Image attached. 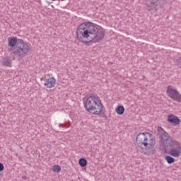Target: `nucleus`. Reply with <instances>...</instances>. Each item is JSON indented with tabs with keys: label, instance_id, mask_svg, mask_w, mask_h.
Instances as JSON below:
<instances>
[{
	"label": "nucleus",
	"instance_id": "obj_1",
	"mask_svg": "<svg viewBox=\"0 0 181 181\" xmlns=\"http://www.w3.org/2000/svg\"><path fill=\"white\" fill-rule=\"evenodd\" d=\"M104 36H105V31L102 28H98L90 21L82 23L76 29L77 40L85 45H88L90 42L99 43L104 39Z\"/></svg>",
	"mask_w": 181,
	"mask_h": 181
},
{
	"label": "nucleus",
	"instance_id": "obj_2",
	"mask_svg": "<svg viewBox=\"0 0 181 181\" xmlns=\"http://www.w3.org/2000/svg\"><path fill=\"white\" fill-rule=\"evenodd\" d=\"M8 46L11 47L8 52L13 57L23 59L32 50L29 42H26L23 40H18L16 37L8 38Z\"/></svg>",
	"mask_w": 181,
	"mask_h": 181
},
{
	"label": "nucleus",
	"instance_id": "obj_3",
	"mask_svg": "<svg viewBox=\"0 0 181 181\" xmlns=\"http://www.w3.org/2000/svg\"><path fill=\"white\" fill-rule=\"evenodd\" d=\"M83 105L87 112L93 115H101L105 108L101 98L94 94L83 98Z\"/></svg>",
	"mask_w": 181,
	"mask_h": 181
},
{
	"label": "nucleus",
	"instance_id": "obj_4",
	"mask_svg": "<svg viewBox=\"0 0 181 181\" xmlns=\"http://www.w3.org/2000/svg\"><path fill=\"white\" fill-rule=\"evenodd\" d=\"M136 144L141 149H151L155 146L156 141L152 134L144 132L139 133L136 138Z\"/></svg>",
	"mask_w": 181,
	"mask_h": 181
},
{
	"label": "nucleus",
	"instance_id": "obj_5",
	"mask_svg": "<svg viewBox=\"0 0 181 181\" xmlns=\"http://www.w3.org/2000/svg\"><path fill=\"white\" fill-rule=\"evenodd\" d=\"M165 151H169L168 153L173 158H179L181 153V147L179 142L170 141L168 145H165L164 148Z\"/></svg>",
	"mask_w": 181,
	"mask_h": 181
},
{
	"label": "nucleus",
	"instance_id": "obj_6",
	"mask_svg": "<svg viewBox=\"0 0 181 181\" xmlns=\"http://www.w3.org/2000/svg\"><path fill=\"white\" fill-rule=\"evenodd\" d=\"M166 94L168 97L172 98V100H174V101H177L178 103H180L181 95L180 93H179L177 89H176L175 87L172 86H168L167 87Z\"/></svg>",
	"mask_w": 181,
	"mask_h": 181
},
{
	"label": "nucleus",
	"instance_id": "obj_7",
	"mask_svg": "<svg viewBox=\"0 0 181 181\" xmlns=\"http://www.w3.org/2000/svg\"><path fill=\"white\" fill-rule=\"evenodd\" d=\"M158 132L161 133L160 136V141L163 144V148H165V145H169V144H170V141L175 142V140L170 139V137L169 136V134L165 132V130H163L162 127H158Z\"/></svg>",
	"mask_w": 181,
	"mask_h": 181
},
{
	"label": "nucleus",
	"instance_id": "obj_8",
	"mask_svg": "<svg viewBox=\"0 0 181 181\" xmlns=\"http://www.w3.org/2000/svg\"><path fill=\"white\" fill-rule=\"evenodd\" d=\"M167 121L172 125H179L180 124V119L177 116H175V115H168Z\"/></svg>",
	"mask_w": 181,
	"mask_h": 181
},
{
	"label": "nucleus",
	"instance_id": "obj_9",
	"mask_svg": "<svg viewBox=\"0 0 181 181\" xmlns=\"http://www.w3.org/2000/svg\"><path fill=\"white\" fill-rule=\"evenodd\" d=\"M44 86H45L47 88H53V87L56 86V78H54V77L47 78Z\"/></svg>",
	"mask_w": 181,
	"mask_h": 181
},
{
	"label": "nucleus",
	"instance_id": "obj_10",
	"mask_svg": "<svg viewBox=\"0 0 181 181\" xmlns=\"http://www.w3.org/2000/svg\"><path fill=\"white\" fill-rule=\"evenodd\" d=\"M158 0H148L147 1V9L148 11H152L158 6Z\"/></svg>",
	"mask_w": 181,
	"mask_h": 181
},
{
	"label": "nucleus",
	"instance_id": "obj_11",
	"mask_svg": "<svg viewBox=\"0 0 181 181\" xmlns=\"http://www.w3.org/2000/svg\"><path fill=\"white\" fill-rule=\"evenodd\" d=\"M1 64L3 66H6L7 67H12V63L9 58H3L1 61Z\"/></svg>",
	"mask_w": 181,
	"mask_h": 181
},
{
	"label": "nucleus",
	"instance_id": "obj_12",
	"mask_svg": "<svg viewBox=\"0 0 181 181\" xmlns=\"http://www.w3.org/2000/svg\"><path fill=\"white\" fill-rule=\"evenodd\" d=\"M115 112H117L118 115H122V114L125 112V107H124L122 105L118 106L115 109Z\"/></svg>",
	"mask_w": 181,
	"mask_h": 181
},
{
	"label": "nucleus",
	"instance_id": "obj_13",
	"mask_svg": "<svg viewBox=\"0 0 181 181\" xmlns=\"http://www.w3.org/2000/svg\"><path fill=\"white\" fill-rule=\"evenodd\" d=\"M78 163L81 168L87 166V159H79Z\"/></svg>",
	"mask_w": 181,
	"mask_h": 181
},
{
	"label": "nucleus",
	"instance_id": "obj_14",
	"mask_svg": "<svg viewBox=\"0 0 181 181\" xmlns=\"http://www.w3.org/2000/svg\"><path fill=\"white\" fill-rule=\"evenodd\" d=\"M52 170L54 173H59V172H60V170H62V167H60V165H54L52 167Z\"/></svg>",
	"mask_w": 181,
	"mask_h": 181
},
{
	"label": "nucleus",
	"instance_id": "obj_15",
	"mask_svg": "<svg viewBox=\"0 0 181 181\" xmlns=\"http://www.w3.org/2000/svg\"><path fill=\"white\" fill-rule=\"evenodd\" d=\"M5 169V167L4 166V164L2 163H0V172H2Z\"/></svg>",
	"mask_w": 181,
	"mask_h": 181
},
{
	"label": "nucleus",
	"instance_id": "obj_16",
	"mask_svg": "<svg viewBox=\"0 0 181 181\" xmlns=\"http://www.w3.org/2000/svg\"><path fill=\"white\" fill-rule=\"evenodd\" d=\"M166 161L168 162V163H173V162H175V159H167Z\"/></svg>",
	"mask_w": 181,
	"mask_h": 181
},
{
	"label": "nucleus",
	"instance_id": "obj_17",
	"mask_svg": "<svg viewBox=\"0 0 181 181\" xmlns=\"http://www.w3.org/2000/svg\"><path fill=\"white\" fill-rule=\"evenodd\" d=\"M165 159H174L173 157L170 156H165Z\"/></svg>",
	"mask_w": 181,
	"mask_h": 181
},
{
	"label": "nucleus",
	"instance_id": "obj_18",
	"mask_svg": "<svg viewBox=\"0 0 181 181\" xmlns=\"http://www.w3.org/2000/svg\"><path fill=\"white\" fill-rule=\"evenodd\" d=\"M22 179H23V180H26V179H28V177L24 175L22 177Z\"/></svg>",
	"mask_w": 181,
	"mask_h": 181
},
{
	"label": "nucleus",
	"instance_id": "obj_19",
	"mask_svg": "<svg viewBox=\"0 0 181 181\" xmlns=\"http://www.w3.org/2000/svg\"><path fill=\"white\" fill-rule=\"evenodd\" d=\"M64 124H59V128H61V127H64Z\"/></svg>",
	"mask_w": 181,
	"mask_h": 181
},
{
	"label": "nucleus",
	"instance_id": "obj_20",
	"mask_svg": "<svg viewBox=\"0 0 181 181\" xmlns=\"http://www.w3.org/2000/svg\"><path fill=\"white\" fill-rule=\"evenodd\" d=\"M80 159H84V158H81Z\"/></svg>",
	"mask_w": 181,
	"mask_h": 181
},
{
	"label": "nucleus",
	"instance_id": "obj_21",
	"mask_svg": "<svg viewBox=\"0 0 181 181\" xmlns=\"http://www.w3.org/2000/svg\"><path fill=\"white\" fill-rule=\"evenodd\" d=\"M52 1H56V0H52Z\"/></svg>",
	"mask_w": 181,
	"mask_h": 181
}]
</instances>
